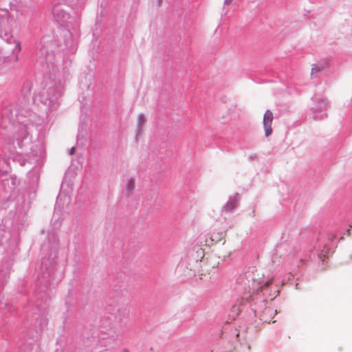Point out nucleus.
<instances>
[{
    "instance_id": "obj_1",
    "label": "nucleus",
    "mask_w": 352,
    "mask_h": 352,
    "mask_svg": "<svg viewBox=\"0 0 352 352\" xmlns=\"http://www.w3.org/2000/svg\"><path fill=\"white\" fill-rule=\"evenodd\" d=\"M273 278L265 279L264 274L261 270L255 267H251L243 275L238 279V283L243 287V298L250 301L252 294H257L260 291L264 292V294L268 295L271 300L278 296L279 291L276 287L273 291L270 289L268 293V287L273 282Z\"/></svg>"
},
{
    "instance_id": "obj_2",
    "label": "nucleus",
    "mask_w": 352,
    "mask_h": 352,
    "mask_svg": "<svg viewBox=\"0 0 352 352\" xmlns=\"http://www.w3.org/2000/svg\"><path fill=\"white\" fill-rule=\"evenodd\" d=\"M226 231H214L211 234L210 241V245L213 246V249L204 264V267L207 271L210 270V268L217 267L220 262L226 261L230 256L232 252L226 245Z\"/></svg>"
},
{
    "instance_id": "obj_3",
    "label": "nucleus",
    "mask_w": 352,
    "mask_h": 352,
    "mask_svg": "<svg viewBox=\"0 0 352 352\" xmlns=\"http://www.w3.org/2000/svg\"><path fill=\"white\" fill-rule=\"evenodd\" d=\"M274 119L273 113L270 110H267L263 116V124L266 137L270 136L272 133V124Z\"/></svg>"
},
{
    "instance_id": "obj_4",
    "label": "nucleus",
    "mask_w": 352,
    "mask_h": 352,
    "mask_svg": "<svg viewBox=\"0 0 352 352\" xmlns=\"http://www.w3.org/2000/svg\"><path fill=\"white\" fill-rule=\"evenodd\" d=\"M276 315V310L273 307H267L261 313L259 317L261 320L266 323L275 322L274 320V316Z\"/></svg>"
},
{
    "instance_id": "obj_5",
    "label": "nucleus",
    "mask_w": 352,
    "mask_h": 352,
    "mask_svg": "<svg viewBox=\"0 0 352 352\" xmlns=\"http://www.w3.org/2000/svg\"><path fill=\"white\" fill-rule=\"evenodd\" d=\"M236 206H237V200L236 199H232L230 200L229 201H228L224 205L223 210L225 212H230L234 208H235Z\"/></svg>"
},
{
    "instance_id": "obj_6",
    "label": "nucleus",
    "mask_w": 352,
    "mask_h": 352,
    "mask_svg": "<svg viewBox=\"0 0 352 352\" xmlns=\"http://www.w3.org/2000/svg\"><path fill=\"white\" fill-rule=\"evenodd\" d=\"M125 188L127 195H131L135 188V180L132 178L129 179L126 183Z\"/></svg>"
},
{
    "instance_id": "obj_7",
    "label": "nucleus",
    "mask_w": 352,
    "mask_h": 352,
    "mask_svg": "<svg viewBox=\"0 0 352 352\" xmlns=\"http://www.w3.org/2000/svg\"><path fill=\"white\" fill-rule=\"evenodd\" d=\"M322 69H323V67H319L318 65H314L311 71V76L313 78L317 77L316 73L320 72Z\"/></svg>"
},
{
    "instance_id": "obj_8",
    "label": "nucleus",
    "mask_w": 352,
    "mask_h": 352,
    "mask_svg": "<svg viewBox=\"0 0 352 352\" xmlns=\"http://www.w3.org/2000/svg\"><path fill=\"white\" fill-rule=\"evenodd\" d=\"M59 11H60V8L58 6H56L53 9V13L54 15H56L58 16H59Z\"/></svg>"
},
{
    "instance_id": "obj_9",
    "label": "nucleus",
    "mask_w": 352,
    "mask_h": 352,
    "mask_svg": "<svg viewBox=\"0 0 352 352\" xmlns=\"http://www.w3.org/2000/svg\"><path fill=\"white\" fill-rule=\"evenodd\" d=\"M233 1V0H224V4L225 5H230L232 2Z\"/></svg>"
},
{
    "instance_id": "obj_10",
    "label": "nucleus",
    "mask_w": 352,
    "mask_h": 352,
    "mask_svg": "<svg viewBox=\"0 0 352 352\" xmlns=\"http://www.w3.org/2000/svg\"><path fill=\"white\" fill-rule=\"evenodd\" d=\"M74 151H75V148L73 147L72 148L71 151H70V154L71 155H73L74 153Z\"/></svg>"
}]
</instances>
